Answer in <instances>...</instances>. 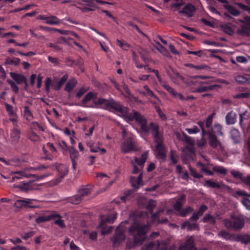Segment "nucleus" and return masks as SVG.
Here are the masks:
<instances>
[{
    "mask_svg": "<svg viewBox=\"0 0 250 250\" xmlns=\"http://www.w3.org/2000/svg\"><path fill=\"white\" fill-rule=\"evenodd\" d=\"M96 105H104L106 109L109 111H113L119 115L122 116L128 120L130 113L129 109L122 105L119 102L114 101L113 99L108 100L104 98H99L96 101H93Z\"/></svg>",
    "mask_w": 250,
    "mask_h": 250,
    "instance_id": "nucleus-1",
    "label": "nucleus"
},
{
    "mask_svg": "<svg viewBox=\"0 0 250 250\" xmlns=\"http://www.w3.org/2000/svg\"><path fill=\"white\" fill-rule=\"evenodd\" d=\"M149 229L147 224L135 221L129 227L128 232L133 236V242L135 245H142L146 238V235Z\"/></svg>",
    "mask_w": 250,
    "mask_h": 250,
    "instance_id": "nucleus-2",
    "label": "nucleus"
},
{
    "mask_svg": "<svg viewBox=\"0 0 250 250\" xmlns=\"http://www.w3.org/2000/svg\"><path fill=\"white\" fill-rule=\"evenodd\" d=\"M207 135L208 144L211 147L216 148L222 146V143L218 139V136L223 137L224 134L223 132V127L220 124L215 123L209 129H208Z\"/></svg>",
    "mask_w": 250,
    "mask_h": 250,
    "instance_id": "nucleus-3",
    "label": "nucleus"
},
{
    "mask_svg": "<svg viewBox=\"0 0 250 250\" xmlns=\"http://www.w3.org/2000/svg\"><path fill=\"white\" fill-rule=\"evenodd\" d=\"M128 118V121H135L140 125V130L141 133L145 135L148 134L149 131V125H148L147 121L144 116L141 114L138 111L133 110L130 112V115Z\"/></svg>",
    "mask_w": 250,
    "mask_h": 250,
    "instance_id": "nucleus-4",
    "label": "nucleus"
},
{
    "mask_svg": "<svg viewBox=\"0 0 250 250\" xmlns=\"http://www.w3.org/2000/svg\"><path fill=\"white\" fill-rule=\"evenodd\" d=\"M214 78L208 77L205 81L198 82L199 85L193 90L194 93H202L214 90L220 86L214 83Z\"/></svg>",
    "mask_w": 250,
    "mask_h": 250,
    "instance_id": "nucleus-5",
    "label": "nucleus"
},
{
    "mask_svg": "<svg viewBox=\"0 0 250 250\" xmlns=\"http://www.w3.org/2000/svg\"><path fill=\"white\" fill-rule=\"evenodd\" d=\"M149 130L151 131V134L156 144L164 143L163 134L159 131V126L157 123L150 122L149 123Z\"/></svg>",
    "mask_w": 250,
    "mask_h": 250,
    "instance_id": "nucleus-6",
    "label": "nucleus"
},
{
    "mask_svg": "<svg viewBox=\"0 0 250 250\" xmlns=\"http://www.w3.org/2000/svg\"><path fill=\"white\" fill-rule=\"evenodd\" d=\"M97 95L96 92H89L82 100L81 105L84 107L94 108L96 105L94 104L93 101H96L94 99L97 98Z\"/></svg>",
    "mask_w": 250,
    "mask_h": 250,
    "instance_id": "nucleus-7",
    "label": "nucleus"
},
{
    "mask_svg": "<svg viewBox=\"0 0 250 250\" xmlns=\"http://www.w3.org/2000/svg\"><path fill=\"white\" fill-rule=\"evenodd\" d=\"M225 226L227 229L237 230L243 228L244 221L239 217H236L231 220H226Z\"/></svg>",
    "mask_w": 250,
    "mask_h": 250,
    "instance_id": "nucleus-8",
    "label": "nucleus"
},
{
    "mask_svg": "<svg viewBox=\"0 0 250 250\" xmlns=\"http://www.w3.org/2000/svg\"><path fill=\"white\" fill-rule=\"evenodd\" d=\"M224 6L226 11L219 13V15L226 20H230L232 19L231 16H238L240 14V11L231 5L226 4Z\"/></svg>",
    "mask_w": 250,
    "mask_h": 250,
    "instance_id": "nucleus-9",
    "label": "nucleus"
},
{
    "mask_svg": "<svg viewBox=\"0 0 250 250\" xmlns=\"http://www.w3.org/2000/svg\"><path fill=\"white\" fill-rule=\"evenodd\" d=\"M121 150L124 153H127L136 150L132 137L128 136L125 139L121 145Z\"/></svg>",
    "mask_w": 250,
    "mask_h": 250,
    "instance_id": "nucleus-10",
    "label": "nucleus"
},
{
    "mask_svg": "<svg viewBox=\"0 0 250 250\" xmlns=\"http://www.w3.org/2000/svg\"><path fill=\"white\" fill-rule=\"evenodd\" d=\"M155 155L157 159L165 161L166 160V148L163 143H157L155 146Z\"/></svg>",
    "mask_w": 250,
    "mask_h": 250,
    "instance_id": "nucleus-11",
    "label": "nucleus"
},
{
    "mask_svg": "<svg viewBox=\"0 0 250 250\" xmlns=\"http://www.w3.org/2000/svg\"><path fill=\"white\" fill-rule=\"evenodd\" d=\"M124 231L125 228L122 225H120L117 228L115 235L112 239L114 244H120L125 239V235Z\"/></svg>",
    "mask_w": 250,
    "mask_h": 250,
    "instance_id": "nucleus-12",
    "label": "nucleus"
},
{
    "mask_svg": "<svg viewBox=\"0 0 250 250\" xmlns=\"http://www.w3.org/2000/svg\"><path fill=\"white\" fill-rule=\"evenodd\" d=\"M167 91L174 98H178L182 101H187L195 99V97L193 95H188L185 96L180 93H178L171 87H167Z\"/></svg>",
    "mask_w": 250,
    "mask_h": 250,
    "instance_id": "nucleus-13",
    "label": "nucleus"
},
{
    "mask_svg": "<svg viewBox=\"0 0 250 250\" xmlns=\"http://www.w3.org/2000/svg\"><path fill=\"white\" fill-rule=\"evenodd\" d=\"M179 250H197L193 237L190 236L188 238L184 243L180 246Z\"/></svg>",
    "mask_w": 250,
    "mask_h": 250,
    "instance_id": "nucleus-14",
    "label": "nucleus"
},
{
    "mask_svg": "<svg viewBox=\"0 0 250 250\" xmlns=\"http://www.w3.org/2000/svg\"><path fill=\"white\" fill-rule=\"evenodd\" d=\"M195 10L196 7L194 5L188 3L184 6L182 10L179 11V13L186 15L188 17H191Z\"/></svg>",
    "mask_w": 250,
    "mask_h": 250,
    "instance_id": "nucleus-15",
    "label": "nucleus"
},
{
    "mask_svg": "<svg viewBox=\"0 0 250 250\" xmlns=\"http://www.w3.org/2000/svg\"><path fill=\"white\" fill-rule=\"evenodd\" d=\"M5 107L9 116H10L9 120L14 124L17 122L18 115L17 113L13 110V106L7 103H5Z\"/></svg>",
    "mask_w": 250,
    "mask_h": 250,
    "instance_id": "nucleus-16",
    "label": "nucleus"
},
{
    "mask_svg": "<svg viewBox=\"0 0 250 250\" xmlns=\"http://www.w3.org/2000/svg\"><path fill=\"white\" fill-rule=\"evenodd\" d=\"M0 161L3 162L7 166L12 165L20 167L25 162L23 159H20L17 157L13 158L9 161L5 160L3 158H0Z\"/></svg>",
    "mask_w": 250,
    "mask_h": 250,
    "instance_id": "nucleus-17",
    "label": "nucleus"
},
{
    "mask_svg": "<svg viewBox=\"0 0 250 250\" xmlns=\"http://www.w3.org/2000/svg\"><path fill=\"white\" fill-rule=\"evenodd\" d=\"M32 200L25 199L23 200H18L15 203V206L17 208L29 207L34 208L35 207L32 205Z\"/></svg>",
    "mask_w": 250,
    "mask_h": 250,
    "instance_id": "nucleus-18",
    "label": "nucleus"
},
{
    "mask_svg": "<svg viewBox=\"0 0 250 250\" xmlns=\"http://www.w3.org/2000/svg\"><path fill=\"white\" fill-rule=\"evenodd\" d=\"M62 144L66 147V149L69 151L71 161L78 159L79 157V154L78 150L73 146H68L64 141H62Z\"/></svg>",
    "mask_w": 250,
    "mask_h": 250,
    "instance_id": "nucleus-19",
    "label": "nucleus"
},
{
    "mask_svg": "<svg viewBox=\"0 0 250 250\" xmlns=\"http://www.w3.org/2000/svg\"><path fill=\"white\" fill-rule=\"evenodd\" d=\"M21 136V131L18 128H14L11 130L10 132V141L12 144H17Z\"/></svg>",
    "mask_w": 250,
    "mask_h": 250,
    "instance_id": "nucleus-20",
    "label": "nucleus"
},
{
    "mask_svg": "<svg viewBox=\"0 0 250 250\" xmlns=\"http://www.w3.org/2000/svg\"><path fill=\"white\" fill-rule=\"evenodd\" d=\"M10 75L15 81V83L18 84H22L23 83V82H25L26 77L21 74L11 72L10 73Z\"/></svg>",
    "mask_w": 250,
    "mask_h": 250,
    "instance_id": "nucleus-21",
    "label": "nucleus"
},
{
    "mask_svg": "<svg viewBox=\"0 0 250 250\" xmlns=\"http://www.w3.org/2000/svg\"><path fill=\"white\" fill-rule=\"evenodd\" d=\"M90 193V188H88L87 186H82L78 190L77 194L81 197V200H83L85 196L89 195Z\"/></svg>",
    "mask_w": 250,
    "mask_h": 250,
    "instance_id": "nucleus-22",
    "label": "nucleus"
},
{
    "mask_svg": "<svg viewBox=\"0 0 250 250\" xmlns=\"http://www.w3.org/2000/svg\"><path fill=\"white\" fill-rule=\"evenodd\" d=\"M236 113L233 111L227 113L225 116L226 124L228 125L234 124L236 122Z\"/></svg>",
    "mask_w": 250,
    "mask_h": 250,
    "instance_id": "nucleus-23",
    "label": "nucleus"
},
{
    "mask_svg": "<svg viewBox=\"0 0 250 250\" xmlns=\"http://www.w3.org/2000/svg\"><path fill=\"white\" fill-rule=\"evenodd\" d=\"M230 138L234 144L240 142V135L239 130L236 128L232 129L229 133Z\"/></svg>",
    "mask_w": 250,
    "mask_h": 250,
    "instance_id": "nucleus-24",
    "label": "nucleus"
},
{
    "mask_svg": "<svg viewBox=\"0 0 250 250\" xmlns=\"http://www.w3.org/2000/svg\"><path fill=\"white\" fill-rule=\"evenodd\" d=\"M57 170L59 173L60 177L61 178L65 176L68 172V167L63 164H60L56 167Z\"/></svg>",
    "mask_w": 250,
    "mask_h": 250,
    "instance_id": "nucleus-25",
    "label": "nucleus"
},
{
    "mask_svg": "<svg viewBox=\"0 0 250 250\" xmlns=\"http://www.w3.org/2000/svg\"><path fill=\"white\" fill-rule=\"evenodd\" d=\"M12 179L14 181L22 177H30L31 174H27L25 171H16L13 172Z\"/></svg>",
    "mask_w": 250,
    "mask_h": 250,
    "instance_id": "nucleus-26",
    "label": "nucleus"
},
{
    "mask_svg": "<svg viewBox=\"0 0 250 250\" xmlns=\"http://www.w3.org/2000/svg\"><path fill=\"white\" fill-rule=\"evenodd\" d=\"M33 182H21V184L17 185V187L20 188L21 190L24 191H28L29 190L33 189Z\"/></svg>",
    "mask_w": 250,
    "mask_h": 250,
    "instance_id": "nucleus-27",
    "label": "nucleus"
},
{
    "mask_svg": "<svg viewBox=\"0 0 250 250\" xmlns=\"http://www.w3.org/2000/svg\"><path fill=\"white\" fill-rule=\"evenodd\" d=\"M183 151L185 155L188 158L193 159L195 156V149L193 146H188L184 147Z\"/></svg>",
    "mask_w": 250,
    "mask_h": 250,
    "instance_id": "nucleus-28",
    "label": "nucleus"
},
{
    "mask_svg": "<svg viewBox=\"0 0 250 250\" xmlns=\"http://www.w3.org/2000/svg\"><path fill=\"white\" fill-rule=\"evenodd\" d=\"M148 151H146L141 155L140 158L135 157L134 159L135 163L139 166H143L148 157Z\"/></svg>",
    "mask_w": 250,
    "mask_h": 250,
    "instance_id": "nucleus-29",
    "label": "nucleus"
},
{
    "mask_svg": "<svg viewBox=\"0 0 250 250\" xmlns=\"http://www.w3.org/2000/svg\"><path fill=\"white\" fill-rule=\"evenodd\" d=\"M143 173H140L137 178L131 177V181L133 187L135 188H139V186L142 182Z\"/></svg>",
    "mask_w": 250,
    "mask_h": 250,
    "instance_id": "nucleus-30",
    "label": "nucleus"
},
{
    "mask_svg": "<svg viewBox=\"0 0 250 250\" xmlns=\"http://www.w3.org/2000/svg\"><path fill=\"white\" fill-rule=\"evenodd\" d=\"M133 197V192L131 190H128L124 193V195L120 197V199L124 203L129 201Z\"/></svg>",
    "mask_w": 250,
    "mask_h": 250,
    "instance_id": "nucleus-31",
    "label": "nucleus"
},
{
    "mask_svg": "<svg viewBox=\"0 0 250 250\" xmlns=\"http://www.w3.org/2000/svg\"><path fill=\"white\" fill-rule=\"evenodd\" d=\"M24 117L28 121H31L33 119V113L29 109V106L26 105L23 107V113Z\"/></svg>",
    "mask_w": 250,
    "mask_h": 250,
    "instance_id": "nucleus-32",
    "label": "nucleus"
},
{
    "mask_svg": "<svg viewBox=\"0 0 250 250\" xmlns=\"http://www.w3.org/2000/svg\"><path fill=\"white\" fill-rule=\"evenodd\" d=\"M77 83V82L75 79L69 80L65 85L64 90L68 92H71L75 87Z\"/></svg>",
    "mask_w": 250,
    "mask_h": 250,
    "instance_id": "nucleus-33",
    "label": "nucleus"
},
{
    "mask_svg": "<svg viewBox=\"0 0 250 250\" xmlns=\"http://www.w3.org/2000/svg\"><path fill=\"white\" fill-rule=\"evenodd\" d=\"M66 201L67 203H71L72 204L79 205L81 203L82 200H81V197H80L77 194L76 195L67 198Z\"/></svg>",
    "mask_w": 250,
    "mask_h": 250,
    "instance_id": "nucleus-34",
    "label": "nucleus"
},
{
    "mask_svg": "<svg viewBox=\"0 0 250 250\" xmlns=\"http://www.w3.org/2000/svg\"><path fill=\"white\" fill-rule=\"evenodd\" d=\"M238 33L243 36H249L250 35V26L242 25L240 29H238Z\"/></svg>",
    "mask_w": 250,
    "mask_h": 250,
    "instance_id": "nucleus-35",
    "label": "nucleus"
},
{
    "mask_svg": "<svg viewBox=\"0 0 250 250\" xmlns=\"http://www.w3.org/2000/svg\"><path fill=\"white\" fill-rule=\"evenodd\" d=\"M197 125L199 126L200 128L201 129V135H202V140L204 141V144L206 143V141L205 139L204 138V136L207 135L208 129L206 130L205 128V122L204 121H198L197 122Z\"/></svg>",
    "mask_w": 250,
    "mask_h": 250,
    "instance_id": "nucleus-36",
    "label": "nucleus"
},
{
    "mask_svg": "<svg viewBox=\"0 0 250 250\" xmlns=\"http://www.w3.org/2000/svg\"><path fill=\"white\" fill-rule=\"evenodd\" d=\"M60 22L59 19L55 16L47 17L45 23L49 25H57Z\"/></svg>",
    "mask_w": 250,
    "mask_h": 250,
    "instance_id": "nucleus-37",
    "label": "nucleus"
},
{
    "mask_svg": "<svg viewBox=\"0 0 250 250\" xmlns=\"http://www.w3.org/2000/svg\"><path fill=\"white\" fill-rule=\"evenodd\" d=\"M117 218V214H112L107 216L105 219H102L101 220V225H104L106 223L112 224Z\"/></svg>",
    "mask_w": 250,
    "mask_h": 250,
    "instance_id": "nucleus-38",
    "label": "nucleus"
},
{
    "mask_svg": "<svg viewBox=\"0 0 250 250\" xmlns=\"http://www.w3.org/2000/svg\"><path fill=\"white\" fill-rule=\"evenodd\" d=\"M53 217V216L52 214H50L49 215H41L38 217L36 220L35 221L37 224H40L41 223H43L46 221H48L50 220Z\"/></svg>",
    "mask_w": 250,
    "mask_h": 250,
    "instance_id": "nucleus-39",
    "label": "nucleus"
},
{
    "mask_svg": "<svg viewBox=\"0 0 250 250\" xmlns=\"http://www.w3.org/2000/svg\"><path fill=\"white\" fill-rule=\"evenodd\" d=\"M237 240L242 243L247 244L250 242V235L247 234L238 235Z\"/></svg>",
    "mask_w": 250,
    "mask_h": 250,
    "instance_id": "nucleus-40",
    "label": "nucleus"
},
{
    "mask_svg": "<svg viewBox=\"0 0 250 250\" xmlns=\"http://www.w3.org/2000/svg\"><path fill=\"white\" fill-rule=\"evenodd\" d=\"M156 205V202L155 200H149L146 205V208L149 211L150 213H152Z\"/></svg>",
    "mask_w": 250,
    "mask_h": 250,
    "instance_id": "nucleus-41",
    "label": "nucleus"
},
{
    "mask_svg": "<svg viewBox=\"0 0 250 250\" xmlns=\"http://www.w3.org/2000/svg\"><path fill=\"white\" fill-rule=\"evenodd\" d=\"M21 60L18 58H13L12 59L10 58H7L5 60V63L6 64L17 66L19 64Z\"/></svg>",
    "mask_w": 250,
    "mask_h": 250,
    "instance_id": "nucleus-42",
    "label": "nucleus"
},
{
    "mask_svg": "<svg viewBox=\"0 0 250 250\" xmlns=\"http://www.w3.org/2000/svg\"><path fill=\"white\" fill-rule=\"evenodd\" d=\"M99 228L102 229L101 234L104 235L111 233L113 229L112 227H107L105 225V224H104V225L101 226L100 223L99 225Z\"/></svg>",
    "mask_w": 250,
    "mask_h": 250,
    "instance_id": "nucleus-43",
    "label": "nucleus"
},
{
    "mask_svg": "<svg viewBox=\"0 0 250 250\" xmlns=\"http://www.w3.org/2000/svg\"><path fill=\"white\" fill-rule=\"evenodd\" d=\"M155 42L158 45V47L156 48V49L163 55L167 57L169 54L167 49L163 46L159 42H157L155 41Z\"/></svg>",
    "mask_w": 250,
    "mask_h": 250,
    "instance_id": "nucleus-44",
    "label": "nucleus"
},
{
    "mask_svg": "<svg viewBox=\"0 0 250 250\" xmlns=\"http://www.w3.org/2000/svg\"><path fill=\"white\" fill-rule=\"evenodd\" d=\"M144 89L146 91V96L153 98L158 100V97L154 94V93L149 88L147 85L144 86Z\"/></svg>",
    "mask_w": 250,
    "mask_h": 250,
    "instance_id": "nucleus-45",
    "label": "nucleus"
},
{
    "mask_svg": "<svg viewBox=\"0 0 250 250\" xmlns=\"http://www.w3.org/2000/svg\"><path fill=\"white\" fill-rule=\"evenodd\" d=\"M116 44L124 50H127L130 47V44L124 41H122L119 40H117Z\"/></svg>",
    "mask_w": 250,
    "mask_h": 250,
    "instance_id": "nucleus-46",
    "label": "nucleus"
},
{
    "mask_svg": "<svg viewBox=\"0 0 250 250\" xmlns=\"http://www.w3.org/2000/svg\"><path fill=\"white\" fill-rule=\"evenodd\" d=\"M203 221L204 223H209L211 224H215V219L213 216L209 214H206L203 219Z\"/></svg>",
    "mask_w": 250,
    "mask_h": 250,
    "instance_id": "nucleus-47",
    "label": "nucleus"
},
{
    "mask_svg": "<svg viewBox=\"0 0 250 250\" xmlns=\"http://www.w3.org/2000/svg\"><path fill=\"white\" fill-rule=\"evenodd\" d=\"M214 115V113H213L209 115L208 118L206 119L205 124L208 129H209L212 126L213 118Z\"/></svg>",
    "mask_w": 250,
    "mask_h": 250,
    "instance_id": "nucleus-48",
    "label": "nucleus"
},
{
    "mask_svg": "<svg viewBox=\"0 0 250 250\" xmlns=\"http://www.w3.org/2000/svg\"><path fill=\"white\" fill-rule=\"evenodd\" d=\"M205 186H207L208 187H210L212 188H220L221 186L220 184L218 183H216L214 182H213L210 180H207L205 181V184L204 185Z\"/></svg>",
    "mask_w": 250,
    "mask_h": 250,
    "instance_id": "nucleus-49",
    "label": "nucleus"
},
{
    "mask_svg": "<svg viewBox=\"0 0 250 250\" xmlns=\"http://www.w3.org/2000/svg\"><path fill=\"white\" fill-rule=\"evenodd\" d=\"M28 138L33 142H37L40 140V136L33 131L29 132L28 134Z\"/></svg>",
    "mask_w": 250,
    "mask_h": 250,
    "instance_id": "nucleus-50",
    "label": "nucleus"
},
{
    "mask_svg": "<svg viewBox=\"0 0 250 250\" xmlns=\"http://www.w3.org/2000/svg\"><path fill=\"white\" fill-rule=\"evenodd\" d=\"M7 82L10 84V87L13 92L15 93H18L19 91V88L16 83L12 80L10 79L7 80Z\"/></svg>",
    "mask_w": 250,
    "mask_h": 250,
    "instance_id": "nucleus-51",
    "label": "nucleus"
},
{
    "mask_svg": "<svg viewBox=\"0 0 250 250\" xmlns=\"http://www.w3.org/2000/svg\"><path fill=\"white\" fill-rule=\"evenodd\" d=\"M188 227V230L195 229L198 228L196 223H191L189 222H186L183 224V227Z\"/></svg>",
    "mask_w": 250,
    "mask_h": 250,
    "instance_id": "nucleus-52",
    "label": "nucleus"
},
{
    "mask_svg": "<svg viewBox=\"0 0 250 250\" xmlns=\"http://www.w3.org/2000/svg\"><path fill=\"white\" fill-rule=\"evenodd\" d=\"M230 173L235 178L239 179L243 182V179H244L245 176H243L242 173L239 171L233 170L230 171Z\"/></svg>",
    "mask_w": 250,
    "mask_h": 250,
    "instance_id": "nucleus-53",
    "label": "nucleus"
},
{
    "mask_svg": "<svg viewBox=\"0 0 250 250\" xmlns=\"http://www.w3.org/2000/svg\"><path fill=\"white\" fill-rule=\"evenodd\" d=\"M189 170L190 172V175L193 177L197 179H200L203 177V175L197 173L196 171L189 165L188 167Z\"/></svg>",
    "mask_w": 250,
    "mask_h": 250,
    "instance_id": "nucleus-54",
    "label": "nucleus"
},
{
    "mask_svg": "<svg viewBox=\"0 0 250 250\" xmlns=\"http://www.w3.org/2000/svg\"><path fill=\"white\" fill-rule=\"evenodd\" d=\"M214 172H217L223 175L227 173L226 169L222 166L214 167L212 168Z\"/></svg>",
    "mask_w": 250,
    "mask_h": 250,
    "instance_id": "nucleus-55",
    "label": "nucleus"
},
{
    "mask_svg": "<svg viewBox=\"0 0 250 250\" xmlns=\"http://www.w3.org/2000/svg\"><path fill=\"white\" fill-rule=\"evenodd\" d=\"M170 77L171 80L174 82L178 80H184V77L179 73L175 72L172 75H171Z\"/></svg>",
    "mask_w": 250,
    "mask_h": 250,
    "instance_id": "nucleus-56",
    "label": "nucleus"
},
{
    "mask_svg": "<svg viewBox=\"0 0 250 250\" xmlns=\"http://www.w3.org/2000/svg\"><path fill=\"white\" fill-rule=\"evenodd\" d=\"M184 2L183 0H174V2L171 4V6L177 9H179L181 7L184 5Z\"/></svg>",
    "mask_w": 250,
    "mask_h": 250,
    "instance_id": "nucleus-57",
    "label": "nucleus"
},
{
    "mask_svg": "<svg viewBox=\"0 0 250 250\" xmlns=\"http://www.w3.org/2000/svg\"><path fill=\"white\" fill-rule=\"evenodd\" d=\"M88 90V88H87L85 86H83L81 87L77 93L76 94V97L77 98H80L85 92H86Z\"/></svg>",
    "mask_w": 250,
    "mask_h": 250,
    "instance_id": "nucleus-58",
    "label": "nucleus"
},
{
    "mask_svg": "<svg viewBox=\"0 0 250 250\" xmlns=\"http://www.w3.org/2000/svg\"><path fill=\"white\" fill-rule=\"evenodd\" d=\"M68 76L67 75H63L59 80L58 83V87L57 88H55V89H59L62 86V85L66 82Z\"/></svg>",
    "mask_w": 250,
    "mask_h": 250,
    "instance_id": "nucleus-59",
    "label": "nucleus"
},
{
    "mask_svg": "<svg viewBox=\"0 0 250 250\" xmlns=\"http://www.w3.org/2000/svg\"><path fill=\"white\" fill-rule=\"evenodd\" d=\"M236 81L240 84H244L248 83V79L243 76L239 75L235 77Z\"/></svg>",
    "mask_w": 250,
    "mask_h": 250,
    "instance_id": "nucleus-60",
    "label": "nucleus"
},
{
    "mask_svg": "<svg viewBox=\"0 0 250 250\" xmlns=\"http://www.w3.org/2000/svg\"><path fill=\"white\" fill-rule=\"evenodd\" d=\"M218 235L226 240L230 239L231 237V234L226 230H222L219 232Z\"/></svg>",
    "mask_w": 250,
    "mask_h": 250,
    "instance_id": "nucleus-61",
    "label": "nucleus"
},
{
    "mask_svg": "<svg viewBox=\"0 0 250 250\" xmlns=\"http://www.w3.org/2000/svg\"><path fill=\"white\" fill-rule=\"evenodd\" d=\"M123 88L125 93V94H124V96L126 98H129V97H131V92H130L128 86L127 85H126L125 83H123Z\"/></svg>",
    "mask_w": 250,
    "mask_h": 250,
    "instance_id": "nucleus-62",
    "label": "nucleus"
},
{
    "mask_svg": "<svg viewBox=\"0 0 250 250\" xmlns=\"http://www.w3.org/2000/svg\"><path fill=\"white\" fill-rule=\"evenodd\" d=\"M175 151L173 150H171L170 152V158L172 163L173 165H175L177 164L178 162V156L176 155H174V153Z\"/></svg>",
    "mask_w": 250,
    "mask_h": 250,
    "instance_id": "nucleus-63",
    "label": "nucleus"
},
{
    "mask_svg": "<svg viewBox=\"0 0 250 250\" xmlns=\"http://www.w3.org/2000/svg\"><path fill=\"white\" fill-rule=\"evenodd\" d=\"M241 202L247 209L250 210V200L247 197H244Z\"/></svg>",
    "mask_w": 250,
    "mask_h": 250,
    "instance_id": "nucleus-64",
    "label": "nucleus"
}]
</instances>
